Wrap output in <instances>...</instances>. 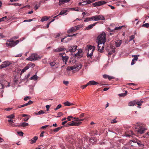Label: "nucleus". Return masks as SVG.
I'll use <instances>...</instances> for the list:
<instances>
[{"mask_svg":"<svg viewBox=\"0 0 149 149\" xmlns=\"http://www.w3.org/2000/svg\"><path fill=\"white\" fill-rule=\"evenodd\" d=\"M87 47L88 48L87 56L88 58H89V60H90V58L92 59L93 52L95 49V47L94 46L88 45L87 46Z\"/></svg>","mask_w":149,"mask_h":149,"instance_id":"3","label":"nucleus"},{"mask_svg":"<svg viewBox=\"0 0 149 149\" xmlns=\"http://www.w3.org/2000/svg\"><path fill=\"white\" fill-rule=\"evenodd\" d=\"M139 56V55H133L132 56V57H134V58L133 59H134V60L137 61L138 59V57Z\"/></svg>","mask_w":149,"mask_h":149,"instance_id":"37","label":"nucleus"},{"mask_svg":"<svg viewBox=\"0 0 149 149\" xmlns=\"http://www.w3.org/2000/svg\"><path fill=\"white\" fill-rule=\"evenodd\" d=\"M70 1V0H60L59 1V4L60 5L63 3H67Z\"/></svg>","mask_w":149,"mask_h":149,"instance_id":"25","label":"nucleus"},{"mask_svg":"<svg viewBox=\"0 0 149 149\" xmlns=\"http://www.w3.org/2000/svg\"><path fill=\"white\" fill-rule=\"evenodd\" d=\"M45 112L43 110H41L38 112V115H40V114H43L45 113Z\"/></svg>","mask_w":149,"mask_h":149,"instance_id":"42","label":"nucleus"},{"mask_svg":"<svg viewBox=\"0 0 149 149\" xmlns=\"http://www.w3.org/2000/svg\"><path fill=\"white\" fill-rule=\"evenodd\" d=\"M98 6H100L102 5L105 4L107 3V2L104 1H101L98 2H97Z\"/></svg>","mask_w":149,"mask_h":149,"instance_id":"24","label":"nucleus"},{"mask_svg":"<svg viewBox=\"0 0 149 149\" xmlns=\"http://www.w3.org/2000/svg\"><path fill=\"white\" fill-rule=\"evenodd\" d=\"M97 44L98 51L101 52H102L104 48V44H100L99 43H97Z\"/></svg>","mask_w":149,"mask_h":149,"instance_id":"16","label":"nucleus"},{"mask_svg":"<svg viewBox=\"0 0 149 149\" xmlns=\"http://www.w3.org/2000/svg\"><path fill=\"white\" fill-rule=\"evenodd\" d=\"M72 66L73 68L74 71L77 72L81 68L82 65L80 63L78 62L76 63Z\"/></svg>","mask_w":149,"mask_h":149,"instance_id":"7","label":"nucleus"},{"mask_svg":"<svg viewBox=\"0 0 149 149\" xmlns=\"http://www.w3.org/2000/svg\"><path fill=\"white\" fill-rule=\"evenodd\" d=\"M13 5H14L15 6H20L21 5V4H19V3H15L13 4Z\"/></svg>","mask_w":149,"mask_h":149,"instance_id":"58","label":"nucleus"},{"mask_svg":"<svg viewBox=\"0 0 149 149\" xmlns=\"http://www.w3.org/2000/svg\"><path fill=\"white\" fill-rule=\"evenodd\" d=\"M19 40H17L15 41L13 40H7L6 45L7 47H11L17 45L19 43Z\"/></svg>","mask_w":149,"mask_h":149,"instance_id":"4","label":"nucleus"},{"mask_svg":"<svg viewBox=\"0 0 149 149\" xmlns=\"http://www.w3.org/2000/svg\"><path fill=\"white\" fill-rule=\"evenodd\" d=\"M63 104L65 106H70L71 105H74V104L73 103H71L68 101H67L63 103Z\"/></svg>","mask_w":149,"mask_h":149,"instance_id":"30","label":"nucleus"},{"mask_svg":"<svg viewBox=\"0 0 149 149\" xmlns=\"http://www.w3.org/2000/svg\"><path fill=\"white\" fill-rule=\"evenodd\" d=\"M115 47H112L111 45L108 46L106 48L107 51L109 55H111L113 53L115 52Z\"/></svg>","mask_w":149,"mask_h":149,"instance_id":"8","label":"nucleus"},{"mask_svg":"<svg viewBox=\"0 0 149 149\" xmlns=\"http://www.w3.org/2000/svg\"><path fill=\"white\" fill-rule=\"evenodd\" d=\"M136 104H137L139 106H141L142 103H143V101L141 100H135Z\"/></svg>","mask_w":149,"mask_h":149,"instance_id":"21","label":"nucleus"},{"mask_svg":"<svg viewBox=\"0 0 149 149\" xmlns=\"http://www.w3.org/2000/svg\"><path fill=\"white\" fill-rule=\"evenodd\" d=\"M68 35L66 36L64 38H61V41L62 42L66 43L69 42L71 39L72 38H67L68 37H71V36H68Z\"/></svg>","mask_w":149,"mask_h":149,"instance_id":"11","label":"nucleus"},{"mask_svg":"<svg viewBox=\"0 0 149 149\" xmlns=\"http://www.w3.org/2000/svg\"><path fill=\"white\" fill-rule=\"evenodd\" d=\"M135 105V100L131 101L129 102L128 104V105L129 106H133Z\"/></svg>","mask_w":149,"mask_h":149,"instance_id":"29","label":"nucleus"},{"mask_svg":"<svg viewBox=\"0 0 149 149\" xmlns=\"http://www.w3.org/2000/svg\"><path fill=\"white\" fill-rule=\"evenodd\" d=\"M8 82L6 80H0V84L1 85L2 88H4L5 87H7L6 84Z\"/></svg>","mask_w":149,"mask_h":149,"instance_id":"14","label":"nucleus"},{"mask_svg":"<svg viewBox=\"0 0 149 149\" xmlns=\"http://www.w3.org/2000/svg\"><path fill=\"white\" fill-rule=\"evenodd\" d=\"M83 26L82 25H78L73 26L69 29L67 31L68 33H71L72 32H75L76 31L79 30Z\"/></svg>","mask_w":149,"mask_h":149,"instance_id":"5","label":"nucleus"},{"mask_svg":"<svg viewBox=\"0 0 149 149\" xmlns=\"http://www.w3.org/2000/svg\"><path fill=\"white\" fill-rule=\"evenodd\" d=\"M33 103V102L31 100H29V102L27 103L28 104V105H29L32 104Z\"/></svg>","mask_w":149,"mask_h":149,"instance_id":"61","label":"nucleus"},{"mask_svg":"<svg viewBox=\"0 0 149 149\" xmlns=\"http://www.w3.org/2000/svg\"><path fill=\"white\" fill-rule=\"evenodd\" d=\"M46 107L47 109V111H49V108L50 107V106L48 105H47L46 106Z\"/></svg>","mask_w":149,"mask_h":149,"instance_id":"59","label":"nucleus"},{"mask_svg":"<svg viewBox=\"0 0 149 149\" xmlns=\"http://www.w3.org/2000/svg\"><path fill=\"white\" fill-rule=\"evenodd\" d=\"M40 3H39L38 5H36L34 7V9L35 10H37L40 7Z\"/></svg>","mask_w":149,"mask_h":149,"instance_id":"45","label":"nucleus"},{"mask_svg":"<svg viewBox=\"0 0 149 149\" xmlns=\"http://www.w3.org/2000/svg\"><path fill=\"white\" fill-rule=\"evenodd\" d=\"M117 123V121L115 119L112 120L111 121V123Z\"/></svg>","mask_w":149,"mask_h":149,"instance_id":"50","label":"nucleus"},{"mask_svg":"<svg viewBox=\"0 0 149 149\" xmlns=\"http://www.w3.org/2000/svg\"><path fill=\"white\" fill-rule=\"evenodd\" d=\"M28 125H29V124H28V123H26L24 122V123H21L20 125L19 126H21L22 127H25L27 126Z\"/></svg>","mask_w":149,"mask_h":149,"instance_id":"38","label":"nucleus"},{"mask_svg":"<svg viewBox=\"0 0 149 149\" xmlns=\"http://www.w3.org/2000/svg\"><path fill=\"white\" fill-rule=\"evenodd\" d=\"M99 84V83L95 81H91L88 83V85H94Z\"/></svg>","mask_w":149,"mask_h":149,"instance_id":"19","label":"nucleus"},{"mask_svg":"<svg viewBox=\"0 0 149 149\" xmlns=\"http://www.w3.org/2000/svg\"><path fill=\"white\" fill-rule=\"evenodd\" d=\"M98 6H100L102 5L105 4L107 3V2L104 1H101L98 2H97Z\"/></svg>","mask_w":149,"mask_h":149,"instance_id":"23","label":"nucleus"},{"mask_svg":"<svg viewBox=\"0 0 149 149\" xmlns=\"http://www.w3.org/2000/svg\"><path fill=\"white\" fill-rule=\"evenodd\" d=\"M11 64L10 62L8 61H6L2 63V64L0 65V69L6 68L8 66Z\"/></svg>","mask_w":149,"mask_h":149,"instance_id":"10","label":"nucleus"},{"mask_svg":"<svg viewBox=\"0 0 149 149\" xmlns=\"http://www.w3.org/2000/svg\"><path fill=\"white\" fill-rule=\"evenodd\" d=\"M18 134L20 136H23V135L24 133L22 132H18Z\"/></svg>","mask_w":149,"mask_h":149,"instance_id":"53","label":"nucleus"},{"mask_svg":"<svg viewBox=\"0 0 149 149\" xmlns=\"http://www.w3.org/2000/svg\"><path fill=\"white\" fill-rule=\"evenodd\" d=\"M95 0H86V1H83V3H86L88 4L94 2Z\"/></svg>","mask_w":149,"mask_h":149,"instance_id":"35","label":"nucleus"},{"mask_svg":"<svg viewBox=\"0 0 149 149\" xmlns=\"http://www.w3.org/2000/svg\"><path fill=\"white\" fill-rule=\"evenodd\" d=\"M95 21L100 20H104L105 19V18L102 15H95Z\"/></svg>","mask_w":149,"mask_h":149,"instance_id":"13","label":"nucleus"},{"mask_svg":"<svg viewBox=\"0 0 149 149\" xmlns=\"http://www.w3.org/2000/svg\"><path fill=\"white\" fill-rule=\"evenodd\" d=\"M67 70H69V71H70V70H74L73 68V67L72 66H70H70L68 67L67 68Z\"/></svg>","mask_w":149,"mask_h":149,"instance_id":"40","label":"nucleus"},{"mask_svg":"<svg viewBox=\"0 0 149 149\" xmlns=\"http://www.w3.org/2000/svg\"><path fill=\"white\" fill-rule=\"evenodd\" d=\"M60 55H61L62 60L65 62V64L66 65L68 59V57L67 56H66L64 53L63 54H60Z\"/></svg>","mask_w":149,"mask_h":149,"instance_id":"12","label":"nucleus"},{"mask_svg":"<svg viewBox=\"0 0 149 149\" xmlns=\"http://www.w3.org/2000/svg\"><path fill=\"white\" fill-rule=\"evenodd\" d=\"M114 78V77L112 76H110L108 75V79L109 80H111L112 79H113Z\"/></svg>","mask_w":149,"mask_h":149,"instance_id":"60","label":"nucleus"},{"mask_svg":"<svg viewBox=\"0 0 149 149\" xmlns=\"http://www.w3.org/2000/svg\"><path fill=\"white\" fill-rule=\"evenodd\" d=\"M10 126L13 127H19V125H16L15 123L13 122L10 123Z\"/></svg>","mask_w":149,"mask_h":149,"instance_id":"36","label":"nucleus"},{"mask_svg":"<svg viewBox=\"0 0 149 149\" xmlns=\"http://www.w3.org/2000/svg\"><path fill=\"white\" fill-rule=\"evenodd\" d=\"M38 77L36 75H34L31 77L30 79L31 80H36L38 78Z\"/></svg>","mask_w":149,"mask_h":149,"instance_id":"32","label":"nucleus"},{"mask_svg":"<svg viewBox=\"0 0 149 149\" xmlns=\"http://www.w3.org/2000/svg\"><path fill=\"white\" fill-rule=\"evenodd\" d=\"M81 123V121H72L71 123H68L67 124V126L69 127L73 126H79Z\"/></svg>","mask_w":149,"mask_h":149,"instance_id":"9","label":"nucleus"},{"mask_svg":"<svg viewBox=\"0 0 149 149\" xmlns=\"http://www.w3.org/2000/svg\"><path fill=\"white\" fill-rule=\"evenodd\" d=\"M108 75L106 74H104L103 75V77L104 78L108 79Z\"/></svg>","mask_w":149,"mask_h":149,"instance_id":"62","label":"nucleus"},{"mask_svg":"<svg viewBox=\"0 0 149 149\" xmlns=\"http://www.w3.org/2000/svg\"><path fill=\"white\" fill-rule=\"evenodd\" d=\"M63 83L66 86H68L69 84V82L67 81H63Z\"/></svg>","mask_w":149,"mask_h":149,"instance_id":"48","label":"nucleus"},{"mask_svg":"<svg viewBox=\"0 0 149 149\" xmlns=\"http://www.w3.org/2000/svg\"><path fill=\"white\" fill-rule=\"evenodd\" d=\"M86 3H83V2L82 3L80 2L79 3V6H82L83 5H84L85 4H86Z\"/></svg>","mask_w":149,"mask_h":149,"instance_id":"56","label":"nucleus"},{"mask_svg":"<svg viewBox=\"0 0 149 149\" xmlns=\"http://www.w3.org/2000/svg\"><path fill=\"white\" fill-rule=\"evenodd\" d=\"M61 104H59L57 106L56 108L54 109V110L56 111L58 109H60L61 107Z\"/></svg>","mask_w":149,"mask_h":149,"instance_id":"43","label":"nucleus"},{"mask_svg":"<svg viewBox=\"0 0 149 149\" xmlns=\"http://www.w3.org/2000/svg\"><path fill=\"white\" fill-rule=\"evenodd\" d=\"M93 5L94 7L98 6L97 2L93 3Z\"/></svg>","mask_w":149,"mask_h":149,"instance_id":"57","label":"nucleus"},{"mask_svg":"<svg viewBox=\"0 0 149 149\" xmlns=\"http://www.w3.org/2000/svg\"><path fill=\"white\" fill-rule=\"evenodd\" d=\"M7 17L6 16H5L1 18H0V22L3 21L5 19H6Z\"/></svg>","mask_w":149,"mask_h":149,"instance_id":"47","label":"nucleus"},{"mask_svg":"<svg viewBox=\"0 0 149 149\" xmlns=\"http://www.w3.org/2000/svg\"><path fill=\"white\" fill-rule=\"evenodd\" d=\"M97 23H95L92 24H91L88 25L86 28V30H89L92 29L94 26H95Z\"/></svg>","mask_w":149,"mask_h":149,"instance_id":"20","label":"nucleus"},{"mask_svg":"<svg viewBox=\"0 0 149 149\" xmlns=\"http://www.w3.org/2000/svg\"><path fill=\"white\" fill-rule=\"evenodd\" d=\"M77 46H71L68 47V50L69 51L71 52H74L77 49Z\"/></svg>","mask_w":149,"mask_h":149,"instance_id":"15","label":"nucleus"},{"mask_svg":"<svg viewBox=\"0 0 149 149\" xmlns=\"http://www.w3.org/2000/svg\"><path fill=\"white\" fill-rule=\"evenodd\" d=\"M68 10L66 9H64L61 10L59 15H64Z\"/></svg>","mask_w":149,"mask_h":149,"instance_id":"31","label":"nucleus"},{"mask_svg":"<svg viewBox=\"0 0 149 149\" xmlns=\"http://www.w3.org/2000/svg\"><path fill=\"white\" fill-rule=\"evenodd\" d=\"M127 93V91H125V93H121L118 94V95L120 97L125 96Z\"/></svg>","mask_w":149,"mask_h":149,"instance_id":"39","label":"nucleus"},{"mask_svg":"<svg viewBox=\"0 0 149 149\" xmlns=\"http://www.w3.org/2000/svg\"><path fill=\"white\" fill-rule=\"evenodd\" d=\"M135 128L136 131L140 134H143L146 130L145 128L144 124L141 123H137L135 127Z\"/></svg>","mask_w":149,"mask_h":149,"instance_id":"2","label":"nucleus"},{"mask_svg":"<svg viewBox=\"0 0 149 149\" xmlns=\"http://www.w3.org/2000/svg\"><path fill=\"white\" fill-rule=\"evenodd\" d=\"M72 118L73 117L71 116H68L67 119L68 120V121H70L71 120L70 119Z\"/></svg>","mask_w":149,"mask_h":149,"instance_id":"54","label":"nucleus"},{"mask_svg":"<svg viewBox=\"0 0 149 149\" xmlns=\"http://www.w3.org/2000/svg\"><path fill=\"white\" fill-rule=\"evenodd\" d=\"M15 117V114L14 113L11 114L9 116H7V117H6L7 118H8L9 119H11L14 118Z\"/></svg>","mask_w":149,"mask_h":149,"instance_id":"34","label":"nucleus"},{"mask_svg":"<svg viewBox=\"0 0 149 149\" xmlns=\"http://www.w3.org/2000/svg\"><path fill=\"white\" fill-rule=\"evenodd\" d=\"M90 18V20H94L95 21V16H93L91 17H89Z\"/></svg>","mask_w":149,"mask_h":149,"instance_id":"52","label":"nucleus"},{"mask_svg":"<svg viewBox=\"0 0 149 149\" xmlns=\"http://www.w3.org/2000/svg\"><path fill=\"white\" fill-rule=\"evenodd\" d=\"M88 86V83L86 85H82V86H81V88L82 89H84V88H85L86 87Z\"/></svg>","mask_w":149,"mask_h":149,"instance_id":"49","label":"nucleus"},{"mask_svg":"<svg viewBox=\"0 0 149 149\" xmlns=\"http://www.w3.org/2000/svg\"><path fill=\"white\" fill-rule=\"evenodd\" d=\"M106 41V34L104 32H102L97 37V42L100 44H104Z\"/></svg>","mask_w":149,"mask_h":149,"instance_id":"1","label":"nucleus"},{"mask_svg":"<svg viewBox=\"0 0 149 149\" xmlns=\"http://www.w3.org/2000/svg\"><path fill=\"white\" fill-rule=\"evenodd\" d=\"M137 144L140 146L143 147L144 146V145L143 144H141V142L140 143H137Z\"/></svg>","mask_w":149,"mask_h":149,"instance_id":"63","label":"nucleus"},{"mask_svg":"<svg viewBox=\"0 0 149 149\" xmlns=\"http://www.w3.org/2000/svg\"><path fill=\"white\" fill-rule=\"evenodd\" d=\"M122 43L121 40H117L116 41L115 43V45L117 47H118L120 46Z\"/></svg>","mask_w":149,"mask_h":149,"instance_id":"22","label":"nucleus"},{"mask_svg":"<svg viewBox=\"0 0 149 149\" xmlns=\"http://www.w3.org/2000/svg\"><path fill=\"white\" fill-rule=\"evenodd\" d=\"M55 64H56V63L54 61L50 63V66L52 67H53V66H54Z\"/></svg>","mask_w":149,"mask_h":149,"instance_id":"44","label":"nucleus"},{"mask_svg":"<svg viewBox=\"0 0 149 149\" xmlns=\"http://www.w3.org/2000/svg\"><path fill=\"white\" fill-rule=\"evenodd\" d=\"M135 60H134V59L132 60V62L131 63V65H133L135 64Z\"/></svg>","mask_w":149,"mask_h":149,"instance_id":"64","label":"nucleus"},{"mask_svg":"<svg viewBox=\"0 0 149 149\" xmlns=\"http://www.w3.org/2000/svg\"><path fill=\"white\" fill-rule=\"evenodd\" d=\"M51 17H47L46 16H44L41 19L40 21L41 22H43L45 21H47L48 20V19Z\"/></svg>","mask_w":149,"mask_h":149,"instance_id":"26","label":"nucleus"},{"mask_svg":"<svg viewBox=\"0 0 149 149\" xmlns=\"http://www.w3.org/2000/svg\"><path fill=\"white\" fill-rule=\"evenodd\" d=\"M135 38L134 35H132L130 37V39L129 41H130L133 39Z\"/></svg>","mask_w":149,"mask_h":149,"instance_id":"51","label":"nucleus"},{"mask_svg":"<svg viewBox=\"0 0 149 149\" xmlns=\"http://www.w3.org/2000/svg\"><path fill=\"white\" fill-rule=\"evenodd\" d=\"M41 58L37 54H31L29 57L27 58L26 59L31 61L40 59Z\"/></svg>","mask_w":149,"mask_h":149,"instance_id":"6","label":"nucleus"},{"mask_svg":"<svg viewBox=\"0 0 149 149\" xmlns=\"http://www.w3.org/2000/svg\"><path fill=\"white\" fill-rule=\"evenodd\" d=\"M63 48L62 47H59L58 48L54 50V51L55 52H59L62 51L63 50Z\"/></svg>","mask_w":149,"mask_h":149,"instance_id":"33","label":"nucleus"},{"mask_svg":"<svg viewBox=\"0 0 149 149\" xmlns=\"http://www.w3.org/2000/svg\"><path fill=\"white\" fill-rule=\"evenodd\" d=\"M30 64H27V65L22 70L21 72L22 73H24L28 70L30 67Z\"/></svg>","mask_w":149,"mask_h":149,"instance_id":"27","label":"nucleus"},{"mask_svg":"<svg viewBox=\"0 0 149 149\" xmlns=\"http://www.w3.org/2000/svg\"><path fill=\"white\" fill-rule=\"evenodd\" d=\"M82 50L81 49L78 50V52L75 54L76 56H78V57H81L82 56Z\"/></svg>","mask_w":149,"mask_h":149,"instance_id":"18","label":"nucleus"},{"mask_svg":"<svg viewBox=\"0 0 149 149\" xmlns=\"http://www.w3.org/2000/svg\"><path fill=\"white\" fill-rule=\"evenodd\" d=\"M91 21L90 18L89 17H87L84 20V22H88V21Z\"/></svg>","mask_w":149,"mask_h":149,"instance_id":"55","label":"nucleus"},{"mask_svg":"<svg viewBox=\"0 0 149 149\" xmlns=\"http://www.w3.org/2000/svg\"><path fill=\"white\" fill-rule=\"evenodd\" d=\"M62 127H59L57 128H55L54 130V132H58L59 130H60Z\"/></svg>","mask_w":149,"mask_h":149,"instance_id":"41","label":"nucleus"},{"mask_svg":"<svg viewBox=\"0 0 149 149\" xmlns=\"http://www.w3.org/2000/svg\"><path fill=\"white\" fill-rule=\"evenodd\" d=\"M112 26H113L112 25H111L109 26V30H110L111 31H113V30H115L120 29L123 27V26H120L119 27H115L114 28V29H112Z\"/></svg>","mask_w":149,"mask_h":149,"instance_id":"17","label":"nucleus"},{"mask_svg":"<svg viewBox=\"0 0 149 149\" xmlns=\"http://www.w3.org/2000/svg\"><path fill=\"white\" fill-rule=\"evenodd\" d=\"M142 26L145 27L146 28L149 27V24L148 23H146L142 25Z\"/></svg>","mask_w":149,"mask_h":149,"instance_id":"46","label":"nucleus"},{"mask_svg":"<svg viewBox=\"0 0 149 149\" xmlns=\"http://www.w3.org/2000/svg\"><path fill=\"white\" fill-rule=\"evenodd\" d=\"M38 139V138L37 136H35L32 139L30 140L31 144H33L35 143L36 142V141Z\"/></svg>","mask_w":149,"mask_h":149,"instance_id":"28","label":"nucleus"}]
</instances>
